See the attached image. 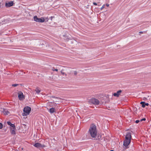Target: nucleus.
Returning a JSON list of instances; mask_svg holds the SVG:
<instances>
[{
	"instance_id": "nucleus-1",
	"label": "nucleus",
	"mask_w": 151,
	"mask_h": 151,
	"mask_svg": "<svg viewBox=\"0 0 151 151\" xmlns=\"http://www.w3.org/2000/svg\"><path fill=\"white\" fill-rule=\"evenodd\" d=\"M88 132L93 138L95 137L97 135V130L96 126L93 124H91L89 129Z\"/></svg>"
},
{
	"instance_id": "nucleus-2",
	"label": "nucleus",
	"mask_w": 151,
	"mask_h": 151,
	"mask_svg": "<svg viewBox=\"0 0 151 151\" xmlns=\"http://www.w3.org/2000/svg\"><path fill=\"white\" fill-rule=\"evenodd\" d=\"M132 138L131 133L127 132L126 135L125 139L124 141L123 145L126 148H128V145L131 142V139Z\"/></svg>"
},
{
	"instance_id": "nucleus-3",
	"label": "nucleus",
	"mask_w": 151,
	"mask_h": 151,
	"mask_svg": "<svg viewBox=\"0 0 151 151\" xmlns=\"http://www.w3.org/2000/svg\"><path fill=\"white\" fill-rule=\"evenodd\" d=\"M31 110V109L30 107L29 106L25 107L23 110L24 113H23V114L22 115L23 116L28 115L29 114Z\"/></svg>"
},
{
	"instance_id": "nucleus-4",
	"label": "nucleus",
	"mask_w": 151,
	"mask_h": 151,
	"mask_svg": "<svg viewBox=\"0 0 151 151\" xmlns=\"http://www.w3.org/2000/svg\"><path fill=\"white\" fill-rule=\"evenodd\" d=\"M89 102L91 104L98 105L99 103V101L97 99L93 98L89 100Z\"/></svg>"
},
{
	"instance_id": "nucleus-5",
	"label": "nucleus",
	"mask_w": 151,
	"mask_h": 151,
	"mask_svg": "<svg viewBox=\"0 0 151 151\" xmlns=\"http://www.w3.org/2000/svg\"><path fill=\"white\" fill-rule=\"evenodd\" d=\"M34 19L35 21L39 22H43L45 21V19L44 17L38 18L37 16H34Z\"/></svg>"
},
{
	"instance_id": "nucleus-6",
	"label": "nucleus",
	"mask_w": 151,
	"mask_h": 151,
	"mask_svg": "<svg viewBox=\"0 0 151 151\" xmlns=\"http://www.w3.org/2000/svg\"><path fill=\"white\" fill-rule=\"evenodd\" d=\"M1 111L5 115H8L10 114V112L7 109H2Z\"/></svg>"
},
{
	"instance_id": "nucleus-7",
	"label": "nucleus",
	"mask_w": 151,
	"mask_h": 151,
	"mask_svg": "<svg viewBox=\"0 0 151 151\" xmlns=\"http://www.w3.org/2000/svg\"><path fill=\"white\" fill-rule=\"evenodd\" d=\"M14 3L13 1H10L9 2H6L5 6L6 7H9L13 6Z\"/></svg>"
},
{
	"instance_id": "nucleus-8",
	"label": "nucleus",
	"mask_w": 151,
	"mask_h": 151,
	"mask_svg": "<svg viewBox=\"0 0 151 151\" xmlns=\"http://www.w3.org/2000/svg\"><path fill=\"white\" fill-rule=\"evenodd\" d=\"M122 92V91L121 90H119L116 93H114L113 94V95L114 96L118 97L119 96Z\"/></svg>"
},
{
	"instance_id": "nucleus-9",
	"label": "nucleus",
	"mask_w": 151,
	"mask_h": 151,
	"mask_svg": "<svg viewBox=\"0 0 151 151\" xmlns=\"http://www.w3.org/2000/svg\"><path fill=\"white\" fill-rule=\"evenodd\" d=\"M18 97L20 100H21L24 98V96L23 95V93L21 92H19L18 93Z\"/></svg>"
},
{
	"instance_id": "nucleus-10",
	"label": "nucleus",
	"mask_w": 151,
	"mask_h": 151,
	"mask_svg": "<svg viewBox=\"0 0 151 151\" xmlns=\"http://www.w3.org/2000/svg\"><path fill=\"white\" fill-rule=\"evenodd\" d=\"M11 132L12 134H15V127H14L11 128Z\"/></svg>"
},
{
	"instance_id": "nucleus-11",
	"label": "nucleus",
	"mask_w": 151,
	"mask_h": 151,
	"mask_svg": "<svg viewBox=\"0 0 151 151\" xmlns=\"http://www.w3.org/2000/svg\"><path fill=\"white\" fill-rule=\"evenodd\" d=\"M34 146L36 147H42V145L40 143H36L35 144Z\"/></svg>"
},
{
	"instance_id": "nucleus-12",
	"label": "nucleus",
	"mask_w": 151,
	"mask_h": 151,
	"mask_svg": "<svg viewBox=\"0 0 151 151\" xmlns=\"http://www.w3.org/2000/svg\"><path fill=\"white\" fill-rule=\"evenodd\" d=\"M7 124L8 125H10L11 127V128L15 127V125L14 124L11 123L10 122H7Z\"/></svg>"
},
{
	"instance_id": "nucleus-13",
	"label": "nucleus",
	"mask_w": 151,
	"mask_h": 151,
	"mask_svg": "<svg viewBox=\"0 0 151 151\" xmlns=\"http://www.w3.org/2000/svg\"><path fill=\"white\" fill-rule=\"evenodd\" d=\"M35 91L37 93L39 94L40 92V90L38 87L36 88L35 89Z\"/></svg>"
},
{
	"instance_id": "nucleus-14",
	"label": "nucleus",
	"mask_w": 151,
	"mask_h": 151,
	"mask_svg": "<svg viewBox=\"0 0 151 151\" xmlns=\"http://www.w3.org/2000/svg\"><path fill=\"white\" fill-rule=\"evenodd\" d=\"M49 111L50 113H53L55 111V109L53 108H50L49 109Z\"/></svg>"
},
{
	"instance_id": "nucleus-15",
	"label": "nucleus",
	"mask_w": 151,
	"mask_h": 151,
	"mask_svg": "<svg viewBox=\"0 0 151 151\" xmlns=\"http://www.w3.org/2000/svg\"><path fill=\"white\" fill-rule=\"evenodd\" d=\"M64 70H62L61 71V74L63 76L65 75V76H67V74L63 72Z\"/></svg>"
},
{
	"instance_id": "nucleus-16",
	"label": "nucleus",
	"mask_w": 151,
	"mask_h": 151,
	"mask_svg": "<svg viewBox=\"0 0 151 151\" xmlns=\"http://www.w3.org/2000/svg\"><path fill=\"white\" fill-rule=\"evenodd\" d=\"M140 104H142V107L143 108H144L145 106V102H140Z\"/></svg>"
},
{
	"instance_id": "nucleus-17",
	"label": "nucleus",
	"mask_w": 151,
	"mask_h": 151,
	"mask_svg": "<svg viewBox=\"0 0 151 151\" xmlns=\"http://www.w3.org/2000/svg\"><path fill=\"white\" fill-rule=\"evenodd\" d=\"M52 70L53 71H58V69H55L54 67H53L52 68Z\"/></svg>"
},
{
	"instance_id": "nucleus-18",
	"label": "nucleus",
	"mask_w": 151,
	"mask_h": 151,
	"mask_svg": "<svg viewBox=\"0 0 151 151\" xmlns=\"http://www.w3.org/2000/svg\"><path fill=\"white\" fill-rule=\"evenodd\" d=\"M19 85L17 84H13L12 85V86L13 87H16L17 86H18Z\"/></svg>"
},
{
	"instance_id": "nucleus-19",
	"label": "nucleus",
	"mask_w": 151,
	"mask_h": 151,
	"mask_svg": "<svg viewBox=\"0 0 151 151\" xmlns=\"http://www.w3.org/2000/svg\"><path fill=\"white\" fill-rule=\"evenodd\" d=\"M105 4H104L101 8V10H102L105 7Z\"/></svg>"
},
{
	"instance_id": "nucleus-20",
	"label": "nucleus",
	"mask_w": 151,
	"mask_h": 151,
	"mask_svg": "<svg viewBox=\"0 0 151 151\" xmlns=\"http://www.w3.org/2000/svg\"><path fill=\"white\" fill-rule=\"evenodd\" d=\"M2 127H3L2 124L1 123H0V129L2 128Z\"/></svg>"
},
{
	"instance_id": "nucleus-21",
	"label": "nucleus",
	"mask_w": 151,
	"mask_h": 151,
	"mask_svg": "<svg viewBox=\"0 0 151 151\" xmlns=\"http://www.w3.org/2000/svg\"><path fill=\"white\" fill-rule=\"evenodd\" d=\"M77 73V72L76 71H75L74 72V74L75 75H76Z\"/></svg>"
},
{
	"instance_id": "nucleus-22",
	"label": "nucleus",
	"mask_w": 151,
	"mask_h": 151,
	"mask_svg": "<svg viewBox=\"0 0 151 151\" xmlns=\"http://www.w3.org/2000/svg\"><path fill=\"white\" fill-rule=\"evenodd\" d=\"M146 119L145 118H143L142 119H141L140 121H145V120Z\"/></svg>"
},
{
	"instance_id": "nucleus-23",
	"label": "nucleus",
	"mask_w": 151,
	"mask_h": 151,
	"mask_svg": "<svg viewBox=\"0 0 151 151\" xmlns=\"http://www.w3.org/2000/svg\"><path fill=\"white\" fill-rule=\"evenodd\" d=\"M139 122V120H137L136 121H135V122L136 123H138Z\"/></svg>"
},
{
	"instance_id": "nucleus-24",
	"label": "nucleus",
	"mask_w": 151,
	"mask_h": 151,
	"mask_svg": "<svg viewBox=\"0 0 151 151\" xmlns=\"http://www.w3.org/2000/svg\"><path fill=\"white\" fill-rule=\"evenodd\" d=\"M93 4L94 5H97V4L96 3V2H93Z\"/></svg>"
},
{
	"instance_id": "nucleus-25",
	"label": "nucleus",
	"mask_w": 151,
	"mask_h": 151,
	"mask_svg": "<svg viewBox=\"0 0 151 151\" xmlns=\"http://www.w3.org/2000/svg\"><path fill=\"white\" fill-rule=\"evenodd\" d=\"M147 99L146 98H145V97H144L143 98V100H146Z\"/></svg>"
},
{
	"instance_id": "nucleus-26",
	"label": "nucleus",
	"mask_w": 151,
	"mask_h": 151,
	"mask_svg": "<svg viewBox=\"0 0 151 151\" xmlns=\"http://www.w3.org/2000/svg\"><path fill=\"white\" fill-rule=\"evenodd\" d=\"M145 106L146 105V106H148L149 105V104L148 103H145Z\"/></svg>"
},
{
	"instance_id": "nucleus-27",
	"label": "nucleus",
	"mask_w": 151,
	"mask_h": 151,
	"mask_svg": "<svg viewBox=\"0 0 151 151\" xmlns=\"http://www.w3.org/2000/svg\"><path fill=\"white\" fill-rule=\"evenodd\" d=\"M106 6H107V7H108L109 6V4H106Z\"/></svg>"
},
{
	"instance_id": "nucleus-28",
	"label": "nucleus",
	"mask_w": 151,
	"mask_h": 151,
	"mask_svg": "<svg viewBox=\"0 0 151 151\" xmlns=\"http://www.w3.org/2000/svg\"><path fill=\"white\" fill-rule=\"evenodd\" d=\"M139 33L141 34H142L143 33V32H142L141 31L139 32Z\"/></svg>"
},
{
	"instance_id": "nucleus-29",
	"label": "nucleus",
	"mask_w": 151,
	"mask_h": 151,
	"mask_svg": "<svg viewBox=\"0 0 151 151\" xmlns=\"http://www.w3.org/2000/svg\"><path fill=\"white\" fill-rule=\"evenodd\" d=\"M52 98H58L57 97H55V96H52Z\"/></svg>"
},
{
	"instance_id": "nucleus-30",
	"label": "nucleus",
	"mask_w": 151,
	"mask_h": 151,
	"mask_svg": "<svg viewBox=\"0 0 151 151\" xmlns=\"http://www.w3.org/2000/svg\"><path fill=\"white\" fill-rule=\"evenodd\" d=\"M1 3L0 2V8L1 7Z\"/></svg>"
},
{
	"instance_id": "nucleus-31",
	"label": "nucleus",
	"mask_w": 151,
	"mask_h": 151,
	"mask_svg": "<svg viewBox=\"0 0 151 151\" xmlns=\"http://www.w3.org/2000/svg\"><path fill=\"white\" fill-rule=\"evenodd\" d=\"M110 151H114L113 150H111Z\"/></svg>"
}]
</instances>
